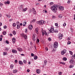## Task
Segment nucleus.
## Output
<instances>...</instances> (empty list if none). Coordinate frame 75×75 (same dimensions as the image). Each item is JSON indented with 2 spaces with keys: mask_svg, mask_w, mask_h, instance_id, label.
Returning a JSON list of instances; mask_svg holds the SVG:
<instances>
[{
  "mask_svg": "<svg viewBox=\"0 0 75 75\" xmlns=\"http://www.w3.org/2000/svg\"><path fill=\"white\" fill-rule=\"evenodd\" d=\"M35 21V19H33L32 20V22H33V23H34Z\"/></svg>",
  "mask_w": 75,
  "mask_h": 75,
  "instance_id": "nucleus-55",
  "label": "nucleus"
},
{
  "mask_svg": "<svg viewBox=\"0 0 75 75\" xmlns=\"http://www.w3.org/2000/svg\"><path fill=\"white\" fill-rule=\"evenodd\" d=\"M55 51H56V50H55V49H53L52 50V52H55Z\"/></svg>",
  "mask_w": 75,
  "mask_h": 75,
  "instance_id": "nucleus-49",
  "label": "nucleus"
},
{
  "mask_svg": "<svg viewBox=\"0 0 75 75\" xmlns=\"http://www.w3.org/2000/svg\"><path fill=\"white\" fill-rule=\"evenodd\" d=\"M58 44L57 42H55L54 43V48H56L58 47Z\"/></svg>",
  "mask_w": 75,
  "mask_h": 75,
  "instance_id": "nucleus-4",
  "label": "nucleus"
},
{
  "mask_svg": "<svg viewBox=\"0 0 75 75\" xmlns=\"http://www.w3.org/2000/svg\"><path fill=\"white\" fill-rule=\"evenodd\" d=\"M26 22H24V23H23V26H25V24H26Z\"/></svg>",
  "mask_w": 75,
  "mask_h": 75,
  "instance_id": "nucleus-37",
  "label": "nucleus"
},
{
  "mask_svg": "<svg viewBox=\"0 0 75 75\" xmlns=\"http://www.w3.org/2000/svg\"><path fill=\"white\" fill-rule=\"evenodd\" d=\"M57 5H53L51 7V9L54 13H56L57 11Z\"/></svg>",
  "mask_w": 75,
  "mask_h": 75,
  "instance_id": "nucleus-1",
  "label": "nucleus"
},
{
  "mask_svg": "<svg viewBox=\"0 0 75 75\" xmlns=\"http://www.w3.org/2000/svg\"><path fill=\"white\" fill-rule=\"evenodd\" d=\"M59 17L60 18H61L62 17V15L61 14H60L59 15Z\"/></svg>",
  "mask_w": 75,
  "mask_h": 75,
  "instance_id": "nucleus-27",
  "label": "nucleus"
},
{
  "mask_svg": "<svg viewBox=\"0 0 75 75\" xmlns=\"http://www.w3.org/2000/svg\"><path fill=\"white\" fill-rule=\"evenodd\" d=\"M5 4H10V1H7L6 2H5Z\"/></svg>",
  "mask_w": 75,
  "mask_h": 75,
  "instance_id": "nucleus-16",
  "label": "nucleus"
},
{
  "mask_svg": "<svg viewBox=\"0 0 75 75\" xmlns=\"http://www.w3.org/2000/svg\"><path fill=\"white\" fill-rule=\"evenodd\" d=\"M20 28V25H17V29H19Z\"/></svg>",
  "mask_w": 75,
  "mask_h": 75,
  "instance_id": "nucleus-24",
  "label": "nucleus"
},
{
  "mask_svg": "<svg viewBox=\"0 0 75 75\" xmlns=\"http://www.w3.org/2000/svg\"><path fill=\"white\" fill-rule=\"evenodd\" d=\"M59 38L60 40H61V39L62 38V35L61 33L59 34Z\"/></svg>",
  "mask_w": 75,
  "mask_h": 75,
  "instance_id": "nucleus-8",
  "label": "nucleus"
},
{
  "mask_svg": "<svg viewBox=\"0 0 75 75\" xmlns=\"http://www.w3.org/2000/svg\"><path fill=\"white\" fill-rule=\"evenodd\" d=\"M33 41H35V40H36V38H35V34H34L33 36Z\"/></svg>",
  "mask_w": 75,
  "mask_h": 75,
  "instance_id": "nucleus-9",
  "label": "nucleus"
},
{
  "mask_svg": "<svg viewBox=\"0 0 75 75\" xmlns=\"http://www.w3.org/2000/svg\"><path fill=\"white\" fill-rule=\"evenodd\" d=\"M23 5H21L20 6V8H19V9H23Z\"/></svg>",
  "mask_w": 75,
  "mask_h": 75,
  "instance_id": "nucleus-35",
  "label": "nucleus"
},
{
  "mask_svg": "<svg viewBox=\"0 0 75 75\" xmlns=\"http://www.w3.org/2000/svg\"><path fill=\"white\" fill-rule=\"evenodd\" d=\"M15 62L16 63H17V60H15Z\"/></svg>",
  "mask_w": 75,
  "mask_h": 75,
  "instance_id": "nucleus-61",
  "label": "nucleus"
},
{
  "mask_svg": "<svg viewBox=\"0 0 75 75\" xmlns=\"http://www.w3.org/2000/svg\"><path fill=\"white\" fill-rule=\"evenodd\" d=\"M21 35L22 36V37H24V38H25V39L27 38V36L24 35V33L21 34Z\"/></svg>",
  "mask_w": 75,
  "mask_h": 75,
  "instance_id": "nucleus-6",
  "label": "nucleus"
},
{
  "mask_svg": "<svg viewBox=\"0 0 75 75\" xmlns=\"http://www.w3.org/2000/svg\"><path fill=\"white\" fill-rule=\"evenodd\" d=\"M17 72V70H13V73H16V72Z\"/></svg>",
  "mask_w": 75,
  "mask_h": 75,
  "instance_id": "nucleus-26",
  "label": "nucleus"
},
{
  "mask_svg": "<svg viewBox=\"0 0 75 75\" xmlns=\"http://www.w3.org/2000/svg\"><path fill=\"white\" fill-rule=\"evenodd\" d=\"M6 16L8 18H9V17H11V16H10V15H8V14H6Z\"/></svg>",
  "mask_w": 75,
  "mask_h": 75,
  "instance_id": "nucleus-21",
  "label": "nucleus"
},
{
  "mask_svg": "<svg viewBox=\"0 0 75 75\" xmlns=\"http://www.w3.org/2000/svg\"><path fill=\"white\" fill-rule=\"evenodd\" d=\"M55 26H58V24L57 23H55Z\"/></svg>",
  "mask_w": 75,
  "mask_h": 75,
  "instance_id": "nucleus-51",
  "label": "nucleus"
},
{
  "mask_svg": "<svg viewBox=\"0 0 75 75\" xmlns=\"http://www.w3.org/2000/svg\"><path fill=\"white\" fill-rule=\"evenodd\" d=\"M70 39H71V38L69 37L68 38V41L70 40Z\"/></svg>",
  "mask_w": 75,
  "mask_h": 75,
  "instance_id": "nucleus-63",
  "label": "nucleus"
},
{
  "mask_svg": "<svg viewBox=\"0 0 75 75\" xmlns=\"http://www.w3.org/2000/svg\"><path fill=\"white\" fill-rule=\"evenodd\" d=\"M69 52L71 55H72V52L71 51H69Z\"/></svg>",
  "mask_w": 75,
  "mask_h": 75,
  "instance_id": "nucleus-38",
  "label": "nucleus"
},
{
  "mask_svg": "<svg viewBox=\"0 0 75 75\" xmlns=\"http://www.w3.org/2000/svg\"><path fill=\"white\" fill-rule=\"evenodd\" d=\"M25 33H27V28L25 29Z\"/></svg>",
  "mask_w": 75,
  "mask_h": 75,
  "instance_id": "nucleus-58",
  "label": "nucleus"
},
{
  "mask_svg": "<svg viewBox=\"0 0 75 75\" xmlns=\"http://www.w3.org/2000/svg\"><path fill=\"white\" fill-rule=\"evenodd\" d=\"M44 34L46 35H47V32H46V31H44Z\"/></svg>",
  "mask_w": 75,
  "mask_h": 75,
  "instance_id": "nucleus-44",
  "label": "nucleus"
},
{
  "mask_svg": "<svg viewBox=\"0 0 75 75\" xmlns=\"http://www.w3.org/2000/svg\"><path fill=\"white\" fill-rule=\"evenodd\" d=\"M44 64H45V65H47V61L46 60H45L44 61Z\"/></svg>",
  "mask_w": 75,
  "mask_h": 75,
  "instance_id": "nucleus-19",
  "label": "nucleus"
},
{
  "mask_svg": "<svg viewBox=\"0 0 75 75\" xmlns=\"http://www.w3.org/2000/svg\"><path fill=\"white\" fill-rule=\"evenodd\" d=\"M40 42V40H39V39H38L37 40V41H36V42Z\"/></svg>",
  "mask_w": 75,
  "mask_h": 75,
  "instance_id": "nucleus-36",
  "label": "nucleus"
},
{
  "mask_svg": "<svg viewBox=\"0 0 75 75\" xmlns=\"http://www.w3.org/2000/svg\"><path fill=\"white\" fill-rule=\"evenodd\" d=\"M6 54H7V52H4L3 53V55H6Z\"/></svg>",
  "mask_w": 75,
  "mask_h": 75,
  "instance_id": "nucleus-34",
  "label": "nucleus"
},
{
  "mask_svg": "<svg viewBox=\"0 0 75 75\" xmlns=\"http://www.w3.org/2000/svg\"><path fill=\"white\" fill-rule=\"evenodd\" d=\"M6 51H8L9 50V49L8 47H6Z\"/></svg>",
  "mask_w": 75,
  "mask_h": 75,
  "instance_id": "nucleus-50",
  "label": "nucleus"
},
{
  "mask_svg": "<svg viewBox=\"0 0 75 75\" xmlns=\"http://www.w3.org/2000/svg\"><path fill=\"white\" fill-rule=\"evenodd\" d=\"M52 18H53V19H54V18H55V16H53Z\"/></svg>",
  "mask_w": 75,
  "mask_h": 75,
  "instance_id": "nucleus-56",
  "label": "nucleus"
},
{
  "mask_svg": "<svg viewBox=\"0 0 75 75\" xmlns=\"http://www.w3.org/2000/svg\"><path fill=\"white\" fill-rule=\"evenodd\" d=\"M36 72L37 74H40V70L39 69H37L36 70Z\"/></svg>",
  "mask_w": 75,
  "mask_h": 75,
  "instance_id": "nucleus-13",
  "label": "nucleus"
},
{
  "mask_svg": "<svg viewBox=\"0 0 75 75\" xmlns=\"http://www.w3.org/2000/svg\"><path fill=\"white\" fill-rule=\"evenodd\" d=\"M58 31L57 29H56L54 31V33H58Z\"/></svg>",
  "mask_w": 75,
  "mask_h": 75,
  "instance_id": "nucleus-28",
  "label": "nucleus"
},
{
  "mask_svg": "<svg viewBox=\"0 0 75 75\" xmlns=\"http://www.w3.org/2000/svg\"><path fill=\"white\" fill-rule=\"evenodd\" d=\"M2 25V23L0 22V27Z\"/></svg>",
  "mask_w": 75,
  "mask_h": 75,
  "instance_id": "nucleus-62",
  "label": "nucleus"
},
{
  "mask_svg": "<svg viewBox=\"0 0 75 75\" xmlns=\"http://www.w3.org/2000/svg\"><path fill=\"white\" fill-rule=\"evenodd\" d=\"M6 44H9V42H8V40H6Z\"/></svg>",
  "mask_w": 75,
  "mask_h": 75,
  "instance_id": "nucleus-40",
  "label": "nucleus"
},
{
  "mask_svg": "<svg viewBox=\"0 0 75 75\" xmlns=\"http://www.w3.org/2000/svg\"><path fill=\"white\" fill-rule=\"evenodd\" d=\"M27 8H25L24 9H23V11H24V12L26 11H27Z\"/></svg>",
  "mask_w": 75,
  "mask_h": 75,
  "instance_id": "nucleus-32",
  "label": "nucleus"
},
{
  "mask_svg": "<svg viewBox=\"0 0 75 75\" xmlns=\"http://www.w3.org/2000/svg\"><path fill=\"white\" fill-rule=\"evenodd\" d=\"M12 52L13 53H14V54H16V53L17 52L16 50H12Z\"/></svg>",
  "mask_w": 75,
  "mask_h": 75,
  "instance_id": "nucleus-11",
  "label": "nucleus"
},
{
  "mask_svg": "<svg viewBox=\"0 0 75 75\" xmlns=\"http://www.w3.org/2000/svg\"><path fill=\"white\" fill-rule=\"evenodd\" d=\"M13 35H16V32H15V30L13 31Z\"/></svg>",
  "mask_w": 75,
  "mask_h": 75,
  "instance_id": "nucleus-25",
  "label": "nucleus"
},
{
  "mask_svg": "<svg viewBox=\"0 0 75 75\" xmlns=\"http://www.w3.org/2000/svg\"><path fill=\"white\" fill-rule=\"evenodd\" d=\"M69 62L70 64H71V65H74V64L75 63V61L72 58L70 59Z\"/></svg>",
  "mask_w": 75,
  "mask_h": 75,
  "instance_id": "nucleus-3",
  "label": "nucleus"
},
{
  "mask_svg": "<svg viewBox=\"0 0 75 75\" xmlns=\"http://www.w3.org/2000/svg\"><path fill=\"white\" fill-rule=\"evenodd\" d=\"M34 55V54L33 53H32L31 54V57H33Z\"/></svg>",
  "mask_w": 75,
  "mask_h": 75,
  "instance_id": "nucleus-53",
  "label": "nucleus"
},
{
  "mask_svg": "<svg viewBox=\"0 0 75 75\" xmlns=\"http://www.w3.org/2000/svg\"><path fill=\"white\" fill-rule=\"evenodd\" d=\"M35 31L37 34H38V28H36L35 29Z\"/></svg>",
  "mask_w": 75,
  "mask_h": 75,
  "instance_id": "nucleus-17",
  "label": "nucleus"
},
{
  "mask_svg": "<svg viewBox=\"0 0 75 75\" xmlns=\"http://www.w3.org/2000/svg\"><path fill=\"white\" fill-rule=\"evenodd\" d=\"M63 59L64 61H67V58L65 57L63 58Z\"/></svg>",
  "mask_w": 75,
  "mask_h": 75,
  "instance_id": "nucleus-30",
  "label": "nucleus"
},
{
  "mask_svg": "<svg viewBox=\"0 0 75 75\" xmlns=\"http://www.w3.org/2000/svg\"><path fill=\"white\" fill-rule=\"evenodd\" d=\"M27 72H30V70L29 69H28L27 70Z\"/></svg>",
  "mask_w": 75,
  "mask_h": 75,
  "instance_id": "nucleus-64",
  "label": "nucleus"
},
{
  "mask_svg": "<svg viewBox=\"0 0 75 75\" xmlns=\"http://www.w3.org/2000/svg\"><path fill=\"white\" fill-rule=\"evenodd\" d=\"M43 30H42V35H43V36H44V32H43Z\"/></svg>",
  "mask_w": 75,
  "mask_h": 75,
  "instance_id": "nucleus-47",
  "label": "nucleus"
},
{
  "mask_svg": "<svg viewBox=\"0 0 75 75\" xmlns=\"http://www.w3.org/2000/svg\"><path fill=\"white\" fill-rule=\"evenodd\" d=\"M20 24V23L19 22H17V23H16V25H19Z\"/></svg>",
  "mask_w": 75,
  "mask_h": 75,
  "instance_id": "nucleus-48",
  "label": "nucleus"
},
{
  "mask_svg": "<svg viewBox=\"0 0 75 75\" xmlns=\"http://www.w3.org/2000/svg\"><path fill=\"white\" fill-rule=\"evenodd\" d=\"M33 13L34 14H37V13H36V11H33Z\"/></svg>",
  "mask_w": 75,
  "mask_h": 75,
  "instance_id": "nucleus-39",
  "label": "nucleus"
},
{
  "mask_svg": "<svg viewBox=\"0 0 75 75\" xmlns=\"http://www.w3.org/2000/svg\"><path fill=\"white\" fill-rule=\"evenodd\" d=\"M48 40L49 41H51V38H48Z\"/></svg>",
  "mask_w": 75,
  "mask_h": 75,
  "instance_id": "nucleus-42",
  "label": "nucleus"
},
{
  "mask_svg": "<svg viewBox=\"0 0 75 75\" xmlns=\"http://www.w3.org/2000/svg\"><path fill=\"white\" fill-rule=\"evenodd\" d=\"M4 29H6V28H7V26H6V25H4Z\"/></svg>",
  "mask_w": 75,
  "mask_h": 75,
  "instance_id": "nucleus-45",
  "label": "nucleus"
},
{
  "mask_svg": "<svg viewBox=\"0 0 75 75\" xmlns=\"http://www.w3.org/2000/svg\"><path fill=\"white\" fill-rule=\"evenodd\" d=\"M59 64H62V65H65V63L62 62H59Z\"/></svg>",
  "mask_w": 75,
  "mask_h": 75,
  "instance_id": "nucleus-20",
  "label": "nucleus"
},
{
  "mask_svg": "<svg viewBox=\"0 0 75 75\" xmlns=\"http://www.w3.org/2000/svg\"><path fill=\"white\" fill-rule=\"evenodd\" d=\"M12 25L13 27H15L16 26V24L15 23H13Z\"/></svg>",
  "mask_w": 75,
  "mask_h": 75,
  "instance_id": "nucleus-23",
  "label": "nucleus"
},
{
  "mask_svg": "<svg viewBox=\"0 0 75 75\" xmlns=\"http://www.w3.org/2000/svg\"><path fill=\"white\" fill-rule=\"evenodd\" d=\"M17 49L20 52L22 51L23 50V49H22L20 47L18 48Z\"/></svg>",
  "mask_w": 75,
  "mask_h": 75,
  "instance_id": "nucleus-15",
  "label": "nucleus"
},
{
  "mask_svg": "<svg viewBox=\"0 0 75 75\" xmlns=\"http://www.w3.org/2000/svg\"><path fill=\"white\" fill-rule=\"evenodd\" d=\"M3 4L1 3L0 2V7H1V6H3Z\"/></svg>",
  "mask_w": 75,
  "mask_h": 75,
  "instance_id": "nucleus-43",
  "label": "nucleus"
},
{
  "mask_svg": "<svg viewBox=\"0 0 75 75\" xmlns=\"http://www.w3.org/2000/svg\"><path fill=\"white\" fill-rule=\"evenodd\" d=\"M59 75H62V72H59Z\"/></svg>",
  "mask_w": 75,
  "mask_h": 75,
  "instance_id": "nucleus-52",
  "label": "nucleus"
},
{
  "mask_svg": "<svg viewBox=\"0 0 75 75\" xmlns=\"http://www.w3.org/2000/svg\"><path fill=\"white\" fill-rule=\"evenodd\" d=\"M64 8L63 6H60L59 7V9H60V10H63Z\"/></svg>",
  "mask_w": 75,
  "mask_h": 75,
  "instance_id": "nucleus-10",
  "label": "nucleus"
},
{
  "mask_svg": "<svg viewBox=\"0 0 75 75\" xmlns=\"http://www.w3.org/2000/svg\"><path fill=\"white\" fill-rule=\"evenodd\" d=\"M37 23L40 25H42L43 24H45V22L43 20H41L39 21H38Z\"/></svg>",
  "mask_w": 75,
  "mask_h": 75,
  "instance_id": "nucleus-2",
  "label": "nucleus"
},
{
  "mask_svg": "<svg viewBox=\"0 0 75 75\" xmlns=\"http://www.w3.org/2000/svg\"><path fill=\"white\" fill-rule=\"evenodd\" d=\"M38 58V57L37 56H35L34 57V59H37Z\"/></svg>",
  "mask_w": 75,
  "mask_h": 75,
  "instance_id": "nucleus-22",
  "label": "nucleus"
},
{
  "mask_svg": "<svg viewBox=\"0 0 75 75\" xmlns=\"http://www.w3.org/2000/svg\"><path fill=\"white\" fill-rule=\"evenodd\" d=\"M53 3V2H51L50 3V5H52Z\"/></svg>",
  "mask_w": 75,
  "mask_h": 75,
  "instance_id": "nucleus-59",
  "label": "nucleus"
},
{
  "mask_svg": "<svg viewBox=\"0 0 75 75\" xmlns=\"http://www.w3.org/2000/svg\"><path fill=\"white\" fill-rule=\"evenodd\" d=\"M23 62L24 64H26L27 63V62H26V61L25 60H23Z\"/></svg>",
  "mask_w": 75,
  "mask_h": 75,
  "instance_id": "nucleus-46",
  "label": "nucleus"
},
{
  "mask_svg": "<svg viewBox=\"0 0 75 75\" xmlns=\"http://www.w3.org/2000/svg\"><path fill=\"white\" fill-rule=\"evenodd\" d=\"M12 41L13 42V43H15V42H16V38H12Z\"/></svg>",
  "mask_w": 75,
  "mask_h": 75,
  "instance_id": "nucleus-14",
  "label": "nucleus"
},
{
  "mask_svg": "<svg viewBox=\"0 0 75 75\" xmlns=\"http://www.w3.org/2000/svg\"><path fill=\"white\" fill-rule=\"evenodd\" d=\"M71 44V42L69 41V42H67V44Z\"/></svg>",
  "mask_w": 75,
  "mask_h": 75,
  "instance_id": "nucleus-57",
  "label": "nucleus"
},
{
  "mask_svg": "<svg viewBox=\"0 0 75 75\" xmlns=\"http://www.w3.org/2000/svg\"><path fill=\"white\" fill-rule=\"evenodd\" d=\"M73 67H74V65H73V64L69 66L70 68H73Z\"/></svg>",
  "mask_w": 75,
  "mask_h": 75,
  "instance_id": "nucleus-33",
  "label": "nucleus"
},
{
  "mask_svg": "<svg viewBox=\"0 0 75 75\" xmlns=\"http://www.w3.org/2000/svg\"><path fill=\"white\" fill-rule=\"evenodd\" d=\"M66 25H67V24H66V23H64L63 24V26L64 27H65V26H66Z\"/></svg>",
  "mask_w": 75,
  "mask_h": 75,
  "instance_id": "nucleus-41",
  "label": "nucleus"
},
{
  "mask_svg": "<svg viewBox=\"0 0 75 75\" xmlns=\"http://www.w3.org/2000/svg\"><path fill=\"white\" fill-rule=\"evenodd\" d=\"M6 32L5 31H4L3 33V34L4 35H6Z\"/></svg>",
  "mask_w": 75,
  "mask_h": 75,
  "instance_id": "nucleus-29",
  "label": "nucleus"
},
{
  "mask_svg": "<svg viewBox=\"0 0 75 75\" xmlns=\"http://www.w3.org/2000/svg\"><path fill=\"white\" fill-rule=\"evenodd\" d=\"M29 28L30 30H31L33 28V25H30L29 26Z\"/></svg>",
  "mask_w": 75,
  "mask_h": 75,
  "instance_id": "nucleus-12",
  "label": "nucleus"
},
{
  "mask_svg": "<svg viewBox=\"0 0 75 75\" xmlns=\"http://www.w3.org/2000/svg\"><path fill=\"white\" fill-rule=\"evenodd\" d=\"M66 52H67V50H66L65 49H64L63 51H61V54H62V55H64V54L66 53Z\"/></svg>",
  "mask_w": 75,
  "mask_h": 75,
  "instance_id": "nucleus-5",
  "label": "nucleus"
},
{
  "mask_svg": "<svg viewBox=\"0 0 75 75\" xmlns=\"http://www.w3.org/2000/svg\"><path fill=\"white\" fill-rule=\"evenodd\" d=\"M70 2L71 1H70V0H68L67 1V3H70Z\"/></svg>",
  "mask_w": 75,
  "mask_h": 75,
  "instance_id": "nucleus-54",
  "label": "nucleus"
},
{
  "mask_svg": "<svg viewBox=\"0 0 75 75\" xmlns=\"http://www.w3.org/2000/svg\"><path fill=\"white\" fill-rule=\"evenodd\" d=\"M13 67H14V65L11 64L10 66V68H11V69H13Z\"/></svg>",
  "mask_w": 75,
  "mask_h": 75,
  "instance_id": "nucleus-31",
  "label": "nucleus"
},
{
  "mask_svg": "<svg viewBox=\"0 0 75 75\" xmlns=\"http://www.w3.org/2000/svg\"><path fill=\"white\" fill-rule=\"evenodd\" d=\"M33 11H35V9L34 8H33Z\"/></svg>",
  "mask_w": 75,
  "mask_h": 75,
  "instance_id": "nucleus-60",
  "label": "nucleus"
},
{
  "mask_svg": "<svg viewBox=\"0 0 75 75\" xmlns=\"http://www.w3.org/2000/svg\"><path fill=\"white\" fill-rule=\"evenodd\" d=\"M19 64L20 65H23V63L22 61H19Z\"/></svg>",
  "mask_w": 75,
  "mask_h": 75,
  "instance_id": "nucleus-18",
  "label": "nucleus"
},
{
  "mask_svg": "<svg viewBox=\"0 0 75 75\" xmlns=\"http://www.w3.org/2000/svg\"><path fill=\"white\" fill-rule=\"evenodd\" d=\"M50 33H53L54 32V28H51L50 30H49Z\"/></svg>",
  "mask_w": 75,
  "mask_h": 75,
  "instance_id": "nucleus-7",
  "label": "nucleus"
}]
</instances>
